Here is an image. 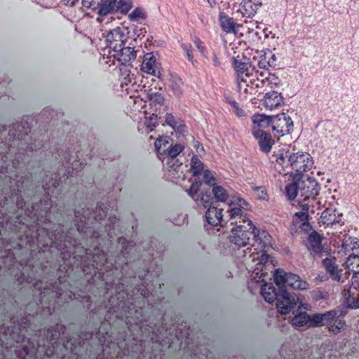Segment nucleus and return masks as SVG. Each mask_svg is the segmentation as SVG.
Instances as JSON below:
<instances>
[{"label":"nucleus","mask_w":359,"mask_h":359,"mask_svg":"<svg viewBox=\"0 0 359 359\" xmlns=\"http://www.w3.org/2000/svg\"><path fill=\"white\" fill-rule=\"evenodd\" d=\"M233 67L237 74V86L238 91L244 95L251 94L252 83L250 77L255 71V67L248 60H240L233 57Z\"/></svg>","instance_id":"f257e3e1"},{"label":"nucleus","mask_w":359,"mask_h":359,"mask_svg":"<svg viewBox=\"0 0 359 359\" xmlns=\"http://www.w3.org/2000/svg\"><path fill=\"white\" fill-rule=\"evenodd\" d=\"M297 306L299 310H311L310 305L304 301L302 295L290 293L285 289H281L280 297L278 298L276 303L278 312L286 315Z\"/></svg>","instance_id":"f03ea898"},{"label":"nucleus","mask_w":359,"mask_h":359,"mask_svg":"<svg viewBox=\"0 0 359 359\" xmlns=\"http://www.w3.org/2000/svg\"><path fill=\"white\" fill-rule=\"evenodd\" d=\"M273 277L275 284L280 289H285L287 286L294 290H304L309 288L308 283L303 280L298 275L286 272L282 269H276Z\"/></svg>","instance_id":"7ed1b4c3"},{"label":"nucleus","mask_w":359,"mask_h":359,"mask_svg":"<svg viewBox=\"0 0 359 359\" xmlns=\"http://www.w3.org/2000/svg\"><path fill=\"white\" fill-rule=\"evenodd\" d=\"M318 316L320 321L317 327L326 325L328 330L334 334L340 333L346 327V322L339 318L337 312L334 310H330L323 313H318Z\"/></svg>","instance_id":"20e7f679"},{"label":"nucleus","mask_w":359,"mask_h":359,"mask_svg":"<svg viewBox=\"0 0 359 359\" xmlns=\"http://www.w3.org/2000/svg\"><path fill=\"white\" fill-rule=\"evenodd\" d=\"M128 39V32H126L120 27L109 30L105 36L107 47L112 53L127 45Z\"/></svg>","instance_id":"39448f33"},{"label":"nucleus","mask_w":359,"mask_h":359,"mask_svg":"<svg viewBox=\"0 0 359 359\" xmlns=\"http://www.w3.org/2000/svg\"><path fill=\"white\" fill-rule=\"evenodd\" d=\"M288 164L299 174L309 170L313 165V161L309 153L297 152L290 155Z\"/></svg>","instance_id":"423d86ee"},{"label":"nucleus","mask_w":359,"mask_h":359,"mask_svg":"<svg viewBox=\"0 0 359 359\" xmlns=\"http://www.w3.org/2000/svg\"><path fill=\"white\" fill-rule=\"evenodd\" d=\"M319 320L318 313L310 315L306 311H299L293 316L291 323L297 330H302L304 327H317Z\"/></svg>","instance_id":"0eeeda50"},{"label":"nucleus","mask_w":359,"mask_h":359,"mask_svg":"<svg viewBox=\"0 0 359 359\" xmlns=\"http://www.w3.org/2000/svg\"><path fill=\"white\" fill-rule=\"evenodd\" d=\"M293 121L290 116L285 113L273 116L272 130L278 135L283 137L288 135L293 130Z\"/></svg>","instance_id":"6e6552de"},{"label":"nucleus","mask_w":359,"mask_h":359,"mask_svg":"<svg viewBox=\"0 0 359 359\" xmlns=\"http://www.w3.org/2000/svg\"><path fill=\"white\" fill-rule=\"evenodd\" d=\"M257 80L256 84L257 88L264 91L272 90L280 86V79L275 74L266 70L256 71Z\"/></svg>","instance_id":"1a4fd4ad"},{"label":"nucleus","mask_w":359,"mask_h":359,"mask_svg":"<svg viewBox=\"0 0 359 359\" xmlns=\"http://www.w3.org/2000/svg\"><path fill=\"white\" fill-rule=\"evenodd\" d=\"M113 55L121 65H130L136 59L137 51L127 44L113 53Z\"/></svg>","instance_id":"9d476101"},{"label":"nucleus","mask_w":359,"mask_h":359,"mask_svg":"<svg viewBox=\"0 0 359 359\" xmlns=\"http://www.w3.org/2000/svg\"><path fill=\"white\" fill-rule=\"evenodd\" d=\"M264 107L268 110H273L283 106L284 97L280 93L271 90L265 93L262 99Z\"/></svg>","instance_id":"9b49d317"},{"label":"nucleus","mask_w":359,"mask_h":359,"mask_svg":"<svg viewBox=\"0 0 359 359\" xmlns=\"http://www.w3.org/2000/svg\"><path fill=\"white\" fill-rule=\"evenodd\" d=\"M141 70L144 73L156 76L158 79H161L160 68L156 62V57L151 53L144 55Z\"/></svg>","instance_id":"f8f14e48"},{"label":"nucleus","mask_w":359,"mask_h":359,"mask_svg":"<svg viewBox=\"0 0 359 359\" xmlns=\"http://www.w3.org/2000/svg\"><path fill=\"white\" fill-rule=\"evenodd\" d=\"M250 238V233L242 226L233 229L229 236L230 241L239 248L246 246Z\"/></svg>","instance_id":"ddd939ff"},{"label":"nucleus","mask_w":359,"mask_h":359,"mask_svg":"<svg viewBox=\"0 0 359 359\" xmlns=\"http://www.w3.org/2000/svg\"><path fill=\"white\" fill-rule=\"evenodd\" d=\"M261 0H242L238 11L245 18H252L262 6Z\"/></svg>","instance_id":"4468645a"},{"label":"nucleus","mask_w":359,"mask_h":359,"mask_svg":"<svg viewBox=\"0 0 359 359\" xmlns=\"http://www.w3.org/2000/svg\"><path fill=\"white\" fill-rule=\"evenodd\" d=\"M318 184L315 179L309 177L300 182V193L306 198H314L318 195Z\"/></svg>","instance_id":"2eb2a0df"},{"label":"nucleus","mask_w":359,"mask_h":359,"mask_svg":"<svg viewBox=\"0 0 359 359\" xmlns=\"http://www.w3.org/2000/svg\"><path fill=\"white\" fill-rule=\"evenodd\" d=\"M298 229L304 232L311 230L309 215H306L305 212H297L293 216L292 231L297 232Z\"/></svg>","instance_id":"dca6fc26"},{"label":"nucleus","mask_w":359,"mask_h":359,"mask_svg":"<svg viewBox=\"0 0 359 359\" xmlns=\"http://www.w3.org/2000/svg\"><path fill=\"white\" fill-rule=\"evenodd\" d=\"M252 121V134H255L256 131L264 132L263 128H266L271 125L272 126L273 116L257 114L254 115Z\"/></svg>","instance_id":"f3484780"},{"label":"nucleus","mask_w":359,"mask_h":359,"mask_svg":"<svg viewBox=\"0 0 359 359\" xmlns=\"http://www.w3.org/2000/svg\"><path fill=\"white\" fill-rule=\"evenodd\" d=\"M321 241L322 237L317 232L313 231L309 235L306 246L311 255H316L323 252Z\"/></svg>","instance_id":"a211bd4d"},{"label":"nucleus","mask_w":359,"mask_h":359,"mask_svg":"<svg viewBox=\"0 0 359 359\" xmlns=\"http://www.w3.org/2000/svg\"><path fill=\"white\" fill-rule=\"evenodd\" d=\"M114 0H100L97 8V13L98 15L96 20L99 23H102L104 18L109 13H115L114 11Z\"/></svg>","instance_id":"6ab92c4d"},{"label":"nucleus","mask_w":359,"mask_h":359,"mask_svg":"<svg viewBox=\"0 0 359 359\" xmlns=\"http://www.w3.org/2000/svg\"><path fill=\"white\" fill-rule=\"evenodd\" d=\"M253 136L258 141L259 148L263 152L269 153L271 151L274 141L269 133L256 131Z\"/></svg>","instance_id":"aec40b11"},{"label":"nucleus","mask_w":359,"mask_h":359,"mask_svg":"<svg viewBox=\"0 0 359 359\" xmlns=\"http://www.w3.org/2000/svg\"><path fill=\"white\" fill-rule=\"evenodd\" d=\"M341 215L336 214V210L332 208H327L324 210L320 216V222L325 226L328 227L334 224L339 223Z\"/></svg>","instance_id":"412c9836"},{"label":"nucleus","mask_w":359,"mask_h":359,"mask_svg":"<svg viewBox=\"0 0 359 359\" xmlns=\"http://www.w3.org/2000/svg\"><path fill=\"white\" fill-rule=\"evenodd\" d=\"M248 224L252 229V233L255 238V241L261 245L262 248H266L270 245L271 236L265 230L258 229L250 219H248Z\"/></svg>","instance_id":"4be33fe9"},{"label":"nucleus","mask_w":359,"mask_h":359,"mask_svg":"<svg viewBox=\"0 0 359 359\" xmlns=\"http://www.w3.org/2000/svg\"><path fill=\"white\" fill-rule=\"evenodd\" d=\"M276 57L272 51L268 50L264 51L260 56L258 60V67L262 70L268 71L269 67L276 65Z\"/></svg>","instance_id":"5701e85b"},{"label":"nucleus","mask_w":359,"mask_h":359,"mask_svg":"<svg viewBox=\"0 0 359 359\" xmlns=\"http://www.w3.org/2000/svg\"><path fill=\"white\" fill-rule=\"evenodd\" d=\"M219 20L220 26L224 32L227 34L236 33L238 25L232 18L222 13L219 14Z\"/></svg>","instance_id":"b1692460"},{"label":"nucleus","mask_w":359,"mask_h":359,"mask_svg":"<svg viewBox=\"0 0 359 359\" xmlns=\"http://www.w3.org/2000/svg\"><path fill=\"white\" fill-rule=\"evenodd\" d=\"M261 294L264 301L269 304L278 300L277 290L272 283H264L262 286Z\"/></svg>","instance_id":"393cba45"},{"label":"nucleus","mask_w":359,"mask_h":359,"mask_svg":"<svg viewBox=\"0 0 359 359\" xmlns=\"http://www.w3.org/2000/svg\"><path fill=\"white\" fill-rule=\"evenodd\" d=\"M205 219L212 226L220 224L222 219V210L215 206H210L205 212Z\"/></svg>","instance_id":"a878e982"},{"label":"nucleus","mask_w":359,"mask_h":359,"mask_svg":"<svg viewBox=\"0 0 359 359\" xmlns=\"http://www.w3.org/2000/svg\"><path fill=\"white\" fill-rule=\"evenodd\" d=\"M165 121L166 124L171 127L176 133H184L186 131V126L184 121L180 118H176L170 113L166 114Z\"/></svg>","instance_id":"bb28decb"},{"label":"nucleus","mask_w":359,"mask_h":359,"mask_svg":"<svg viewBox=\"0 0 359 359\" xmlns=\"http://www.w3.org/2000/svg\"><path fill=\"white\" fill-rule=\"evenodd\" d=\"M183 84L182 79L178 75L170 74L169 88L175 96L180 97L182 95Z\"/></svg>","instance_id":"cd10ccee"},{"label":"nucleus","mask_w":359,"mask_h":359,"mask_svg":"<svg viewBox=\"0 0 359 359\" xmlns=\"http://www.w3.org/2000/svg\"><path fill=\"white\" fill-rule=\"evenodd\" d=\"M323 263L327 271L330 273L332 278L339 282L341 280V275L339 273L338 267L334 260L330 258H325L323 259Z\"/></svg>","instance_id":"c85d7f7f"},{"label":"nucleus","mask_w":359,"mask_h":359,"mask_svg":"<svg viewBox=\"0 0 359 359\" xmlns=\"http://www.w3.org/2000/svg\"><path fill=\"white\" fill-rule=\"evenodd\" d=\"M341 248L345 252L359 248V239L355 237L345 236L342 240Z\"/></svg>","instance_id":"c756f323"},{"label":"nucleus","mask_w":359,"mask_h":359,"mask_svg":"<svg viewBox=\"0 0 359 359\" xmlns=\"http://www.w3.org/2000/svg\"><path fill=\"white\" fill-rule=\"evenodd\" d=\"M133 6V0H114V11L122 15L128 14Z\"/></svg>","instance_id":"7c9ffc66"},{"label":"nucleus","mask_w":359,"mask_h":359,"mask_svg":"<svg viewBox=\"0 0 359 359\" xmlns=\"http://www.w3.org/2000/svg\"><path fill=\"white\" fill-rule=\"evenodd\" d=\"M346 268L353 273V276L359 274V255H351L346 262Z\"/></svg>","instance_id":"2f4dec72"},{"label":"nucleus","mask_w":359,"mask_h":359,"mask_svg":"<svg viewBox=\"0 0 359 359\" xmlns=\"http://www.w3.org/2000/svg\"><path fill=\"white\" fill-rule=\"evenodd\" d=\"M158 121V116L152 114L147 116H144V127L146 133H149L154 130L157 126Z\"/></svg>","instance_id":"473e14b6"},{"label":"nucleus","mask_w":359,"mask_h":359,"mask_svg":"<svg viewBox=\"0 0 359 359\" xmlns=\"http://www.w3.org/2000/svg\"><path fill=\"white\" fill-rule=\"evenodd\" d=\"M300 191V182L294 181L285 187V194L290 201H293Z\"/></svg>","instance_id":"72a5a7b5"},{"label":"nucleus","mask_w":359,"mask_h":359,"mask_svg":"<svg viewBox=\"0 0 359 359\" xmlns=\"http://www.w3.org/2000/svg\"><path fill=\"white\" fill-rule=\"evenodd\" d=\"M128 18L130 22H136L145 20L147 18L146 11L141 7H137L128 13Z\"/></svg>","instance_id":"f704fd0d"},{"label":"nucleus","mask_w":359,"mask_h":359,"mask_svg":"<svg viewBox=\"0 0 359 359\" xmlns=\"http://www.w3.org/2000/svg\"><path fill=\"white\" fill-rule=\"evenodd\" d=\"M168 143H169V137H163V136H160L159 137H158L154 142V147H155V150L157 153V156H158V158L162 161H163V151H161V149L163 147V148L165 147V146L167 144H168Z\"/></svg>","instance_id":"c9c22d12"},{"label":"nucleus","mask_w":359,"mask_h":359,"mask_svg":"<svg viewBox=\"0 0 359 359\" xmlns=\"http://www.w3.org/2000/svg\"><path fill=\"white\" fill-rule=\"evenodd\" d=\"M184 147L182 144H175L169 147L167 149L163 150V156L173 159L183 151Z\"/></svg>","instance_id":"e433bc0d"},{"label":"nucleus","mask_w":359,"mask_h":359,"mask_svg":"<svg viewBox=\"0 0 359 359\" xmlns=\"http://www.w3.org/2000/svg\"><path fill=\"white\" fill-rule=\"evenodd\" d=\"M212 194L217 201L224 203L228 198V194L222 186H213L212 190Z\"/></svg>","instance_id":"4c0bfd02"},{"label":"nucleus","mask_w":359,"mask_h":359,"mask_svg":"<svg viewBox=\"0 0 359 359\" xmlns=\"http://www.w3.org/2000/svg\"><path fill=\"white\" fill-rule=\"evenodd\" d=\"M343 302L344 305L351 309H359V302L351 295L349 290H344L343 292Z\"/></svg>","instance_id":"58836bf2"},{"label":"nucleus","mask_w":359,"mask_h":359,"mask_svg":"<svg viewBox=\"0 0 359 359\" xmlns=\"http://www.w3.org/2000/svg\"><path fill=\"white\" fill-rule=\"evenodd\" d=\"M203 170V163L194 155L191 159V170L194 176L199 175Z\"/></svg>","instance_id":"ea45409f"},{"label":"nucleus","mask_w":359,"mask_h":359,"mask_svg":"<svg viewBox=\"0 0 359 359\" xmlns=\"http://www.w3.org/2000/svg\"><path fill=\"white\" fill-rule=\"evenodd\" d=\"M147 98L150 102L151 104L162 105L164 102V97L162 94L159 93H149L147 94Z\"/></svg>","instance_id":"a19ab883"},{"label":"nucleus","mask_w":359,"mask_h":359,"mask_svg":"<svg viewBox=\"0 0 359 359\" xmlns=\"http://www.w3.org/2000/svg\"><path fill=\"white\" fill-rule=\"evenodd\" d=\"M204 182L209 186H215L216 183V178L212 175L211 171L208 169L203 171Z\"/></svg>","instance_id":"79ce46f5"},{"label":"nucleus","mask_w":359,"mask_h":359,"mask_svg":"<svg viewBox=\"0 0 359 359\" xmlns=\"http://www.w3.org/2000/svg\"><path fill=\"white\" fill-rule=\"evenodd\" d=\"M289 155L287 152L284 151H280L278 154H276V161L280 165L284 166L287 162V158L289 159Z\"/></svg>","instance_id":"37998d69"},{"label":"nucleus","mask_w":359,"mask_h":359,"mask_svg":"<svg viewBox=\"0 0 359 359\" xmlns=\"http://www.w3.org/2000/svg\"><path fill=\"white\" fill-rule=\"evenodd\" d=\"M201 185V182L192 183L190 188L186 191L187 194L194 198V196L198 192Z\"/></svg>","instance_id":"c03bdc74"},{"label":"nucleus","mask_w":359,"mask_h":359,"mask_svg":"<svg viewBox=\"0 0 359 359\" xmlns=\"http://www.w3.org/2000/svg\"><path fill=\"white\" fill-rule=\"evenodd\" d=\"M182 48L186 52V54H187L189 61L191 62L192 65H195L196 63V62L194 59V56L192 54L191 45V44H183Z\"/></svg>","instance_id":"a18cd8bd"},{"label":"nucleus","mask_w":359,"mask_h":359,"mask_svg":"<svg viewBox=\"0 0 359 359\" xmlns=\"http://www.w3.org/2000/svg\"><path fill=\"white\" fill-rule=\"evenodd\" d=\"M133 103L134 104L133 107L135 111H140L141 109H142L145 105V102L138 97H134Z\"/></svg>","instance_id":"49530a36"},{"label":"nucleus","mask_w":359,"mask_h":359,"mask_svg":"<svg viewBox=\"0 0 359 359\" xmlns=\"http://www.w3.org/2000/svg\"><path fill=\"white\" fill-rule=\"evenodd\" d=\"M229 104L232 106L234 109L235 114L239 116H243L245 115L244 111L239 107L238 104L235 100L229 101Z\"/></svg>","instance_id":"de8ad7c7"},{"label":"nucleus","mask_w":359,"mask_h":359,"mask_svg":"<svg viewBox=\"0 0 359 359\" xmlns=\"http://www.w3.org/2000/svg\"><path fill=\"white\" fill-rule=\"evenodd\" d=\"M200 201L204 208H209L211 206V197L209 194H202L201 196Z\"/></svg>","instance_id":"09e8293b"},{"label":"nucleus","mask_w":359,"mask_h":359,"mask_svg":"<svg viewBox=\"0 0 359 359\" xmlns=\"http://www.w3.org/2000/svg\"><path fill=\"white\" fill-rule=\"evenodd\" d=\"M255 191L257 193V196L259 199L266 201L267 200V193L265 189L262 187H256Z\"/></svg>","instance_id":"8fccbe9b"},{"label":"nucleus","mask_w":359,"mask_h":359,"mask_svg":"<svg viewBox=\"0 0 359 359\" xmlns=\"http://www.w3.org/2000/svg\"><path fill=\"white\" fill-rule=\"evenodd\" d=\"M242 212L243 211L240 208H232L231 209L230 216L231 218L236 217L237 216L241 215Z\"/></svg>","instance_id":"3c124183"},{"label":"nucleus","mask_w":359,"mask_h":359,"mask_svg":"<svg viewBox=\"0 0 359 359\" xmlns=\"http://www.w3.org/2000/svg\"><path fill=\"white\" fill-rule=\"evenodd\" d=\"M194 42L199 51L203 54L205 52V47L203 45V42L198 38H195Z\"/></svg>","instance_id":"603ef678"},{"label":"nucleus","mask_w":359,"mask_h":359,"mask_svg":"<svg viewBox=\"0 0 359 359\" xmlns=\"http://www.w3.org/2000/svg\"><path fill=\"white\" fill-rule=\"evenodd\" d=\"M194 148L196 149V151L199 154H203L204 153V149H203V147L202 146V144L198 142V141H194Z\"/></svg>","instance_id":"864d4df0"},{"label":"nucleus","mask_w":359,"mask_h":359,"mask_svg":"<svg viewBox=\"0 0 359 359\" xmlns=\"http://www.w3.org/2000/svg\"><path fill=\"white\" fill-rule=\"evenodd\" d=\"M269 260V256L265 253H262L260 256L258 264H265Z\"/></svg>","instance_id":"5fc2aeb1"},{"label":"nucleus","mask_w":359,"mask_h":359,"mask_svg":"<svg viewBox=\"0 0 359 359\" xmlns=\"http://www.w3.org/2000/svg\"><path fill=\"white\" fill-rule=\"evenodd\" d=\"M354 276H353V280H352V282H351V285H352V287H353L354 289H355V290H359V279H355V280H353Z\"/></svg>","instance_id":"6e6d98bb"},{"label":"nucleus","mask_w":359,"mask_h":359,"mask_svg":"<svg viewBox=\"0 0 359 359\" xmlns=\"http://www.w3.org/2000/svg\"><path fill=\"white\" fill-rule=\"evenodd\" d=\"M66 6H73L76 4L78 0H62Z\"/></svg>","instance_id":"4d7b16f0"},{"label":"nucleus","mask_w":359,"mask_h":359,"mask_svg":"<svg viewBox=\"0 0 359 359\" xmlns=\"http://www.w3.org/2000/svg\"><path fill=\"white\" fill-rule=\"evenodd\" d=\"M212 61H213L214 66L219 67L221 65L219 58L215 55H214L212 57Z\"/></svg>","instance_id":"13d9d810"},{"label":"nucleus","mask_w":359,"mask_h":359,"mask_svg":"<svg viewBox=\"0 0 359 359\" xmlns=\"http://www.w3.org/2000/svg\"><path fill=\"white\" fill-rule=\"evenodd\" d=\"M309 205L308 204H304L302 207L301 212H305L306 215H309Z\"/></svg>","instance_id":"bf43d9fd"},{"label":"nucleus","mask_w":359,"mask_h":359,"mask_svg":"<svg viewBox=\"0 0 359 359\" xmlns=\"http://www.w3.org/2000/svg\"><path fill=\"white\" fill-rule=\"evenodd\" d=\"M238 202H239V205H241V204H242L243 203H244V201H243L242 199H239V200H238Z\"/></svg>","instance_id":"052dcab7"}]
</instances>
